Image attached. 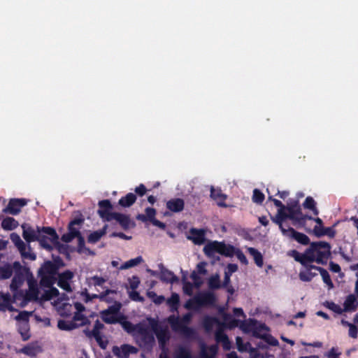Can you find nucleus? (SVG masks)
<instances>
[{
	"instance_id": "1",
	"label": "nucleus",
	"mask_w": 358,
	"mask_h": 358,
	"mask_svg": "<svg viewBox=\"0 0 358 358\" xmlns=\"http://www.w3.org/2000/svg\"><path fill=\"white\" fill-rule=\"evenodd\" d=\"M331 248L330 243L326 241H315L310 243L303 253L292 250L289 252V255L308 268L313 262L326 265L331 257Z\"/></svg>"
},
{
	"instance_id": "2",
	"label": "nucleus",
	"mask_w": 358,
	"mask_h": 358,
	"mask_svg": "<svg viewBox=\"0 0 358 358\" xmlns=\"http://www.w3.org/2000/svg\"><path fill=\"white\" fill-rule=\"evenodd\" d=\"M37 241L40 245L48 251H52L53 246L59 248L61 244L59 241V236L55 229L50 227H41V233L38 236Z\"/></svg>"
},
{
	"instance_id": "3",
	"label": "nucleus",
	"mask_w": 358,
	"mask_h": 358,
	"mask_svg": "<svg viewBox=\"0 0 358 358\" xmlns=\"http://www.w3.org/2000/svg\"><path fill=\"white\" fill-rule=\"evenodd\" d=\"M85 222L83 216L80 214L79 217L73 218L68 224V232L64 234L61 240L64 243H70L77 236L81 234L80 229Z\"/></svg>"
},
{
	"instance_id": "4",
	"label": "nucleus",
	"mask_w": 358,
	"mask_h": 358,
	"mask_svg": "<svg viewBox=\"0 0 358 358\" xmlns=\"http://www.w3.org/2000/svg\"><path fill=\"white\" fill-rule=\"evenodd\" d=\"M121 308V303L115 302L114 305L109 306L107 309L101 311L100 315L102 320L106 324H116L120 322L118 313Z\"/></svg>"
},
{
	"instance_id": "5",
	"label": "nucleus",
	"mask_w": 358,
	"mask_h": 358,
	"mask_svg": "<svg viewBox=\"0 0 358 358\" xmlns=\"http://www.w3.org/2000/svg\"><path fill=\"white\" fill-rule=\"evenodd\" d=\"M10 240L18 249L21 256L24 259H29L30 260H35L36 255L34 253L30 252L31 248L28 246V251H27V246L24 242L21 239L20 236L16 233L10 234Z\"/></svg>"
},
{
	"instance_id": "6",
	"label": "nucleus",
	"mask_w": 358,
	"mask_h": 358,
	"mask_svg": "<svg viewBox=\"0 0 358 358\" xmlns=\"http://www.w3.org/2000/svg\"><path fill=\"white\" fill-rule=\"evenodd\" d=\"M151 326L157 338L160 349H168L166 343L170 339V334L167 329L162 328L154 320L151 322Z\"/></svg>"
},
{
	"instance_id": "7",
	"label": "nucleus",
	"mask_w": 358,
	"mask_h": 358,
	"mask_svg": "<svg viewBox=\"0 0 358 358\" xmlns=\"http://www.w3.org/2000/svg\"><path fill=\"white\" fill-rule=\"evenodd\" d=\"M136 334L141 336V347L146 348H152L155 343V337L153 334L149 329V328L144 324H141V327H138V331Z\"/></svg>"
},
{
	"instance_id": "8",
	"label": "nucleus",
	"mask_w": 358,
	"mask_h": 358,
	"mask_svg": "<svg viewBox=\"0 0 358 358\" xmlns=\"http://www.w3.org/2000/svg\"><path fill=\"white\" fill-rule=\"evenodd\" d=\"M157 210L155 208L151 207H147L145 209V214H138L136 215V219L143 222H146L149 221L154 226L158 227L162 229H164L166 228V224L164 222L155 218Z\"/></svg>"
},
{
	"instance_id": "9",
	"label": "nucleus",
	"mask_w": 358,
	"mask_h": 358,
	"mask_svg": "<svg viewBox=\"0 0 358 358\" xmlns=\"http://www.w3.org/2000/svg\"><path fill=\"white\" fill-rule=\"evenodd\" d=\"M28 203V200L24 198L22 199H10L6 208L3 209V213L10 214L13 215H18L22 208L25 206Z\"/></svg>"
},
{
	"instance_id": "10",
	"label": "nucleus",
	"mask_w": 358,
	"mask_h": 358,
	"mask_svg": "<svg viewBox=\"0 0 358 358\" xmlns=\"http://www.w3.org/2000/svg\"><path fill=\"white\" fill-rule=\"evenodd\" d=\"M98 206L99 209L97 210V213L100 217L106 222L112 221V217L115 212H112L113 207L110 201L108 199L99 201Z\"/></svg>"
},
{
	"instance_id": "11",
	"label": "nucleus",
	"mask_w": 358,
	"mask_h": 358,
	"mask_svg": "<svg viewBox=\"0 0 358 358\" xmlns=\"http://www.w3.org/2000/svg\"><path fill=\"white\" fill-rule=\"evenodd\" d=\"M283 236L290 239L294 240L303 245H310V240L307 235L296 231L292 227H288L287 230H284Z\"/></svg>"
},
{
	"instance_id": "12",
	"label": "nucleus",
	"mask_w": 358,
	"mask_h": 358,
	"mask_svg": "<svg viewBox=\"0 0 358 358\" xmlns=\"http://www.w3.org/2000/svg\"><path fill=\"white\" fill-rule=\"evenodd\" d=\"M313 217L305 215L302 211L296 212L294 213H287V220L292 221L294 226L297 228L304 227L307 220H312Z\"/></svg>"
},
{
	"instance_id": "13",
	"label": "nucleus",
	"mask_w": 358,
	"mask_h": 358,
	"mask_svg": "<svg viewBox=\"0 0 358 358\" xmlns=\"http://www.w3.org/2000/svg\"><path fill=\"white\" fill-rule=\"evenodd\" d=\"M73 273L70 270H66L59 273L58 275L57 285L66 292H71L72 289L70 281L73 279Z\"/></svg>"
},
{
	"instance_id": "14",
	"label": "nucleus",
	"mask_w": 358,
	"mask_h": 358,
	"mask_svg": "<svg viewBox=\"0 0 358 358\" xmlns=\"http://www.w3.org/2000/svg\"><path fill=\"white\" fill-rule=\"evenodd\" d=\"M22 236L27 243L36 241L41 233V227H37L36 231L29 224L24 223L22 224Z\"/></svg>"
},
{
	"instance_id": "15",
	"label": "nucleus",
	"mask_w": 358,
	"mask_h": 358,
	"mask_svg": "<svg viewBox=\"0 0 358 358\" xmlns=\"http://www.w3.org/2000/svg\"><path fill=\"white\" fill-rule=\"evenodd\" d=\"M195 299L201 307L212 306L216 301V296L212 292H203L195 295Z\"/></svg>"
},
{
	"instance_id": "16",
	"label": "nucleus",
	"mask_w": 358,
	"mask_h": 358,
	"mask_svg": "<svg viewBox=\"0 0 358 358\" xmlns=\"http://www.w3.org/2000/svg\"><path fill=\"white\" fill-rule=\"evenodd\" d=\"M113 354L119 358H128L130 354H136L138 352V349L129 344H123L120 348L113 346Z\"/></svg>"
},
{
	"instance_id": "17",
	"label": "nucleus",
	"mask_w": 358,
	"mask_h": 358,
	"mask_svg": "<svg viewBox=\"0 0 358 358\" xmlns=\"http://www.w3.org/2000/svg\"><path fill=\"white\" fill-rule=\"evenodd\" d=\"M199 348L200 358H215L219 349L217 344L207 346L205 343H201L199 344Z\"/></svg>"
},
{
	"instance_id": "18",
	"label": "nucleus",
	"mask_w": 358,
	"mask_h": 358,
	"mask_svg": "<svg viewBox=\"0 0 358 358\" xmlns=\"http://www.w3.org/2000/svg\"><path fill=\"white\" fill-rule=\"evenodd\" d=\"M187 238L191 240L194 244L201 245L206 241L205 230L192 228L189 230V235L187 236Z\"/></svg>"
},
{
	"instance_id": "19",
	"label": "nucleus",
	"mask_w": 358,
	"mask_h": 358,
	"mask_svg": "<svg viewBox=\"0 0 358 358\" xmlns=\"http://www.w3.org/2000/svg\"><path fill=\"white\" fill-rule=\"evenodd\" d=\"M115 220L124 230H127L130 227H134L135 226V223L131 220L129 215L122 213H115L112 217V220Z\"/></svg>"
},
{
	"instance_id": "20",
	"label": "nucleus",
	"mask_w": 358,
	"mask_h": 358,
	"mask_svg": "<svg viewBox=\"0 0 358 358\" xmlns=\"http://www.w3.org/2000/svg\"><path fill=\"white\" fill-rule=\"evenodd\" d=\"M24 280V276L22 274H15L12 279L10 288L13 292V297L15 300L18 299V296H20V292H22V290H18V288L23 284Z\"/></svg>"
},
{
	"instance_id": "21",
	"label": "nucleus",
	"mask_w": 358,
	"mask_h": 358,
	"mask_svg": "<svg viewBox=\"0 0 358 358\" xmlns=\"http://www.w3.org/2000/svg\"><path fill=\"white\" fill-rule=\"evenodd\" d=\"M240 327L245 333L252 332L254 336L261 337V335L257 332V321L255 320H250L249 322L243 321Z\"/></svg>"
},
{
	"instance_id": "22",
	"label": "nucleus",
	"mask_w": 358,
	"mask_h": 358,
	"mask_svg": "<svg viewBox=\"0 0 358 358\" xmlns=\"http://www.w3.org/2000/svg\"><path fill=\"white\" fill-rule=\"evenodd\" d=\"M222 242L217 241L207 243L203 248V252L208 257H213L215 252L219 253L222 248Z\"/></svg>"
},
{
	"instance_id": "23",
	"label": "nucleus",
	"mask_w": 358,
	"mask_h": 358,
	"mask_svg": "<svg viewBox=\"0 0 358 358\" xmlns=\"http://www.w3.org/2000/svg\"><path fill=\"white\" fill-rule=\"evenodd\" d=\"M166 206L172 213H180L184 209L185 201L180 198L171 199L166 202Z\"/></svg>"
},
{
	"instance_id": "24",
	"label": "nucleus",
	"mask_w": 358,
	"mask_h": 358,
	"mask_svg": "<svg viewBox=\"0 0 358 358\" xmlns=\"http://www.w3.org/2000/svg\"><path fill=\"white\" fill-rule=\"evenodd\" d=\"M307 269L308 271H311L312 269L318 271L322 278L323 282L328 285L329 288L331 289L334 287V283L331 279L330 275L325 268L315 265H310Z\"/></svg>"
},
{
	"instance_id": "25",
	"label": "nucleus",
	"mask_w": 358,
	"mask_h": 358,
	"mask_svg": "<svg viewBox=\"0 0 358 358\" xmlns=\"http://www.w3.org/2000/svg\"><path fill=\"white\" fill-rule=\"evenodd\" d=\"M215 324H217L218 327H224L225 324L220 322L216 317L206 315L203 317L202 321V325L207 332L212 331Z\"/></svg>"
},
{
	"instance_id": "26",
	"label": "nucleus",
	"mask_w": 358,
	"mask_h": 358,
	"mask_svg": "<svg viewBox=\"0 0 358 358\" xmlns=\"http://www.w3.org/2000/svg\"><path fill=\"white\" fill-rule=\"evenodd\" d=\"M59 266L55 263L45 262L38 271V274H48L55 275L57 273Z\"/></svg>"
},
{
	"instance_id": "27",
	"label": "nucleus",
	"mask_w": 358,
	"mask_h": 358,
	"mask_svg": "<svg viewBox=\"0 0 358 358\" xmlns=\"http://www.w3.org/2000/svg\"><path fill=\"white\" fill-rule=\"evenodd\" d=\"M271 220L273 223L278 225L283 234L284 230H287L283 226V222L287 220V212H282V210H278L277 214L275 216L271 215Z\"/></svg>"
},
{
	"instance_id": "28",
	"label": "nucleus",
	"mask_w": 358,
	"mask_h": 358,
	"mask_svg": "<svg viewBox=\"0 0 358 358\" xmlns=\"http://www.w3.org/2000/svg\"><path fill=\"white\" fill-rule=\"evenodd\" d=\"M6 309L10 311L16 310L11 305L10 295L8 293H0V310L4 311Z\"/></svg>"
},
{
	"instance_id": "29",
	"label": "nucleus",
	"mask_w": 358,
	"mask_h": 358,
	"mask_svg": "<svg viewBox=\"0 0 358 358\" xmlns=\"http://www.w3.org/2000/svg\"><path fill=\"white\" fill-rule=\"evenodd\" d=\"M210 197L217 201L219 206L226 207L227 205L224 201L227 199V196L224 194L221 189H215L213 187L210 189Z\"/></svg>"
},
{
	"instance_id": "30",
	"label": "nucleus",
	"mask_w": 358,
	"mask_h": 358,
	"mask_svg": "<svg viewBox=\"0 0 358 358\" xmlns=\"http://www.w3.org/2000/svg\"><path fill=\"white\" fill-rule=\"evenodd\" d=\"M38 289L37 287V285H29V292H26V294H24L23 292H20V296L23 298L24 300H36L38 297Z\"/></svg>"
},
{
	"instance_id": "31",
	"label": "nucleus",
	"mask_w": 358,
	"mask_h": 358,
	"mask_svg": "<svg viewBox=\"0 0 358 358\" xmlns=\"http://www.w3.org/2000/svg\"><path fill=\"white\" fill-rule=\"evenodd\" d=\"M136 195L134 193L129 192L124 196L120 199L118 201V205L122 208H129L136 202Z\"/></svg>"
},
{
	"instance_id": "32",
	"label": "nucleus",
	"mask_w": 358,
	"mask_h": 358,
	"mask_svg": "<svg viewBox=\"0 0 358 358\" xmlns=\"http://www.w3.org/2000/svg\"><path fill=\"white\" fill-rule=\"evenodd\" d=\"M345 311H355L358 308V301L355 295H348L343 303Z\"/></svg>"
},
{
	"instance_id": "33",
	"label": "nucleus",
	"mask_w": 358,
	"mask_h": 358,
	"mask_svg": "<svg viewBox=\"0 0 358 358\" xmlns=\"http://www.w3.org/2000/svg\"><path fill=\"white\" fill-rule=\"evenodd\" d=\"M108 226L105 225L101 229L94 231L87 236V242L94 244L97 243L106 234Z\"/></svg>"
},
{
	"instance_id": "34",
	"label": "nucleus",
	"mask_w": 358,
	"mask_h": 358,
	"mask_svg": "<svg viewBox=\"0 0 358 358\" xmlns=\"http://www.w3.org/2000/svg\"><path fill=\"white\" fill-rule=\"evenodd\" d=\"M161 280L166 282L173 283L178 280V278L167 268H162L160 273Z\"/></svg>"
},
{
	"instance_id": "35",
	"label": "nucleus",
	"mask_w": 358,
	"mask_h": 358,
	"mask_svg": "<svg viewBox=\"0 0 358 358\" xmlns=\"http://www.w3.org/2000/svg\"><path fill=\"white\" fill-rule=\"evenodd\" d=\"M19 225L18 222L11 217H6L2 220L1 226L4 230L11 231Z\"/></svg>"
},
{
	"instance_id": "36",
	"label": "nucleus",
	"mask_w": 358,
	"mask_h": 358,
	"mask_svg": "<svg viewBox=\"0 0 358 358\" xmlns=\"http://www.w3.org/2000/svg\"><path fill=\"white\" fill-rule=\"evenodd\" d=\"M248 253L253 257L255 263L258 267H262L264 264L263 256L262 253L255 248H248Z\"/></svg>"
},
{
	"instance_id": "37",
	"label": "nucleus",
	"mask_w": 358,
	"mask_h": 358,
	"mask_svg": "<svg viewBox=\"0 0 358 358\" xmlns=\"http://www.w3.org/2000/svg\"><path fill=\"white\" fill-rule=\"evenodd\" d=\"M168 322L174 331L180 332L185 326L182 324L179 317L171 315L168 317Z\"/></svg>"
},
{
	"instance_id": "38",
	"label": "nucleus",
	"mask_w": 358,
	"mask_h": 358,
	"mask_svg": "<svg viewBox=\"0 0 358 358\" xmlns=\"http://www.w3.org/2000/svg\"><path fill=\"white\" fill-rule=\"evenodd\" d=\"M17 331L21 335L24 341L29 340L31 337L29 323H18Z\"/></svg>"
},
{
	"instance_id": "39",
	"label": "nucleus",
	"mask_w": 358,
	"mask_h": 358,
	"mask_svg": "<svg viewBox=\"0 0 358 358\" xmlns=\"http://www.w3.org/2000/svg\"><path fill=\"white\" fill-rule=\"evenodd\" d=\"M40 277V285L43 287H50L56 281L53 275L38 274Z\"/></svg>"
},
{
	"instance_id": "40",
	"label": "nucleus",
	"mask_w": 358,
	"mask_h": 358,
	"mask_svg": "<svg viewBox=\"0 0 358 358\" xmlns=\"http://www.w3.org/2000/svg\"><path fill=\"white\" fill-rule=\"evenodd\" d=\"M174 358H194L191 350L184 346H179L174 352Z\"/></svg>"
},
{
	"instance_id": "41",
	"label": "nucleus",
	"mask_w": 358,
	"mask_h": 358,
	"mask_svg": "<svg viewBox=\"0 0 358 358\" xmlns=\"http://www.w3.org/2000/svg\"><path fill=\"white\" fill-rule=\"evenodd\" d=\"M298 210L302 211L299 200L290 199L287 206H285V212L287 213H294L298 212Z\"/></svg>"
},
{
	"instance_id": "42",
	"label": "nucleus",
	"mask_w": 358,
	"mask_h": 358,
	"mask_svg": "<svg viewBox=\"0 0 358 358\" xmlns=\"http://www.w3.org/2000/svg\"><path fill=\"white\" fill-rule=\"evenodd\" d=\"M57 327L60 330L71 331L78 327V323H75L72 321H65L59 320L57 322Z\"/></svg>"
},
{
	"instance_id": "43",
	"label": "nucleus",
	"mask_w": 358,
	"mask_h": 358,
	"mask_svg": "<svg viewBox=\"0 0 358 358\" xmlns=\"http://www.w3.org/2000/svg\"><path fill=\"white\" fill-rule=\"evenodd\" d=\"M303 206L306 209H308L313 211L315 215H318L319 210L316 207V202L311 196H308L305 199Z\"/></svg>"
},
{
	"instance_id": "44",
	"label": "nucleus",
	"mask_w": 358,
	"mask_h": 358,
	"mask_svg": "<svg viewBox=\"0 0 358 358\" xmlns=\"http://www.w3.org/2000/svg\"><path fill=\"white\" fill-rule=\"evenodd\" d=\"M208 285L210 289L215 290L220 289L222 286L220 282V275L215 274L210 277L208 281Z\"/></svg>"
},
{
	"instance_id": "45",
	"label": "nucleus",
	"mask_w": 358,
	"mask_h": 358,
	"mask_svg": "<svg viewBox=\"0 0 358 358\" xmlns=\"http://www.w3.org/2000/svg\"><path fill=\"white\" fill-rule=\"evenodd\" d=\"M143 262V257L141 256H138L134 259H131L129 261H127L126 262L122 264L120 266V269H121V270L128 269L129 268L134 267V266L138 265L139 264H141Z\"/></svg>"
},
{
	"instance_id": "46",
	"label": "nucleus",
	"mask_w": 358,
	"mask_h": 358,
	"mask_svg": "<svg viewBox=\"0 0 358 358\" xmlns=\"http://www.w3.org/2000/svg\"><path fill=\"white\" fill-rule=\"evenodd\" d=\"M122 324V328L129 334L136 333L138 331V327H141V323L133 324L129 321H121L120 322Z\"/></svg>"
},
{
	"instance_id": "47",
	"label": "nucleus",
	"mask_w": 358,
	"mask_h": 358,
	"mask_svg": "<svg viewBox=\"0 0 358 358\" xmlns=\"http://www.w3.org/2000/svg\"><path fill=\"white\" fill-rule=\"evenodd\" d=\"M341 322L343 326L349 327L348 335L350 337H351L352 338H357L358 328L357 327L356 325H355L354 324H352V323L349 322L348 321L345 320L343 319L341 320Z\"/></svg>"
},
{
	"instance_id": "48",
	"label": "nucleus",
	"mask_w": 358,
	"mask_h": 358,
	"mask_svg": "<svg viewBox=\"0 0 358 358\" xmlns=\"http://www.w3.org/2000/svg\"><path fill=\"white\" fill-rule=\"evenodd\" d=\"M13 267L10 264H7L0 267V279H8L13 275Z\"/></svg>"
},
{
	"instance_id": "49",
	"label": "nucleus",
	"mask_w": 358,
	"mask_h": 358,
	"mask_svg": "<svg viewBox=\"0 0 358 358\" xmlns=\"http://www.w3.org/2000/svg\"><path fill=\"white\" fill-rule=\"evenodd\" d=\"M48 288V289L45 290L43 295L44 300L49 301L59 296V292L56 287L52 285L50 287Z\"/></svg>"
},
{
	"instance_id": "50",
	"label": "nucleus",
	"mask_w": 358,
	"mask_h": 358,
	"mask_svg": "<svg viewBox=\"0 0 358 358\" xmlns=\"http://www.w3.org/2000/svg\"><path fill=\"white\" fill-rule=\"evenodd\" d=\"M220 254L225 257H233L235 254V248L231 245H227L222 242Z\"/></svg>"
},
{
	"instance_id": "51",
	"label": "nucleus",
	"mask_w": 358,
	"mask_h": 358,
	"mask_svg": "<svg viewBox=\"0 0 358 358\" xmlns=\"http://www.w3.org/2000/svg\"><path fill=\"white\" fill-rule=\"evenodd\" d=\"M103 327L104 325L99 320H96L94 322L93 329L92 331L86 329L84 331V332L87 337H92V335L101 334L100 330Z\"/></svg>"
},
{
	"instance_id": "52",
	"label": "nucleus",
	"mask_w": 358,
	"mask_h": 358,
	"mask_svg": "<svg viewBox=\"0 0 358 358\" xmlns=\"http://www.w3.org/2000/svg\"><path fill=\"white\" fill-rule=\"evenodd\" d=\"M72 322H74L75 323L80 322L79 324H78V327L90 324L89 319L83 314H82V313H75L73 317Z\"/></svg>"
},
{
	"instance_id": "53",
	"label": "nucleus",
	"mask_w": 358,
	"mask_h": 358,
	"mask_svg": "<svg viewBox=\"0 0 358 358\" xmlns=\"http://www.w3.org/2000/svg\"><path fill=\"white\" fill-rule=\"evenodd\" d=\"M225 322H223L225 325L224 327H227L229 329H233L236 327L238 325L239 320L232 318L230 315L225 314L223 317Z\"/></svg>"
},
{
	"instance_id": "54",
	"label": "nucleus",
	"mask_w": 358,
	"mask_h": 358,
	"mask_svg": "<svg viewBox=\"0 0 358 358\" xmlns=\"http://www.w3.org/2000/svg\"><path fill=\"white\" fill-rule=\"evenodd\" d=\"M180 302V298L178 294H173L171 297L167 300V304L169 306L172 311L178 309Z\"/></svg>"
},
{
	"instance_id": "55",
	"label": "nucleus",
	"mask_w": 358,
	"mask_h": 358,
	"mask_svg": "<svg viewBox=\"0 0 358 358\" xmlns=\"http://www.w3.org/2000/svg\"><path fill=\"white\" fill-rule=\"evenodd\" d=\"M31 312L27 310L20 311L19 314L15 316V319L18 323H29V317L31 315Z\"/></svg>"
},
{
	"instance_id": "56",
	"label": "nucleus",
	"mask_w": 358,
	"mask_h": 358,
	"mask_svg": "<svg viewBox=\"0 0 358 358\" xmlns=\"http://www.w3.org/2000/svg\"><path fill=\"white\" fill-rule=\"evenodd\" d=\"M185 338H194L196 337V333L195 330L188 326H185L180 332Z\"/></svg>"
},
{
	"instance_id": "57",
	"label": "nucleus",
	"mask_w": 358,
	"mask_h": 358,
	"mask_svg": "<svg viewBox=\"0 0 358 358\" xmlns=\"http://www.w3.org/2000/svg\"><path fill=\"white\" fill-rule=\"evenodd\" d=\"M215 338L217 343H222L229 338L227 335L224 332V327H218L215 334Z\"/></svg>"
},
{
	"instance_id": "58",
	"label": "nucleus",
	"mask_w": 358,
	"mask_h": 358,
	"mask_svg": "<svg viewBox=\"0 0 358 358\" xmlns=\"http://www.w3.org/2000/svg\"><path fill=\"white\" fill-rule=\"evenodd\" d=\"M147 296L152 299V301L155 303V304H157V305H159L161 303H162L164 300H165V298L164 296L162 295H160V296H158L155 292L153 291H149L147 292Z\"/></svg>"
},
{
	"instance_id": "59",
	"label": "nucleus",
	"mask_w": 358,
	"mask_h": 358,
	"mask_svg": "<svg viewBox=\"0 0 358 358\" xmlns=\"http://www.w3.org/2000/svg\"><path fill=\"white\" fill-rule=\"evenodd\" d=\"M185 307L187 310H199L201 308V305H199L198 302L196 301L195 296L186 302Z\"/></svg>"
},
{
	"instance_id": "60",
	"label": "nucleus",
	"mask_w": 358,
	"mask_h": 358,
	"mask_svg": "<svg viewBox=\"0 0 358 358\" xmlns=\"http://www.w3.org/2000/svg\"><path fill=\"white\" fill-rule=\"evenodd\" d=\"M264 194L258 189L253 190L252 201L254 203L261 204L264 200Z\"/></svg>"
},
{
	"instance_id": "61",
	"label": "nucleus",
	"mask_w": 358,
	"mask_h": 358,
	"mask_svg": "<svg viewBox=\"0 0 358 358\" xmlns=\"http://www.w3.org/2000/svg\"><path fill=\"white\" fill-rule=\"evenodd\" d=\"M21 352L29 355V356H35L36 353L38 352L37 347L36 348L30 345H27L22 348L20 350Z\"/></svg>"
},
{
	"instance_id": "62",
	"label": "nucleus",
	"mask_w": 358,
	"mask_h": 358,
	"mask_svg": "<svg viewBox=\"0 0 358 358\" xmlns=\"http://www.w3.org/2000/svg\"><path fill=\"white\" fill-rule=\"evenodd\" d=\"M92 337H94L95 338L98 345L102 350L106 349L108 344V341L107 340H103L101 334L92 335Z\"/></svg>"
},
{
	"instance_id": "63",
	"label": "nucleus",
	"mask_w": 358,
	"mask_h": 358,
	"mask_svg": "<svg viewBox=\"0 0 358 358\" xmlns=\"http://www.w3.org/2000/svg\"><path fill=\"white\" fill-rule=\"evenodd\" d=\"M71 305L65 303L59 310L60 315L62 317H69L71 315Z\"/></svg>"
},
{
	"instance_id": "64",
	"label": "nucleus",
	"mask_w": 358,
	"mask_h": 358,
	"mask_svg": "<svg viewBox=\"0 0 358 358\" xmlns=\"http://www.w3.org/2000/svg\"><path fill=\"white\" fill-rule=\"evenodd\" d=\"M76 238H78V252H83L84 250H87L90 252V249L85 247V239L82 234L77 236Z\"/></svg>"
}]
</instances>
